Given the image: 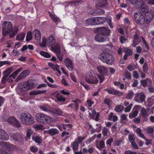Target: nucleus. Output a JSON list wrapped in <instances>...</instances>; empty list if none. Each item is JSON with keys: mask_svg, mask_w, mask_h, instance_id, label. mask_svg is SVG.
Wrapping results in <instances>:
<instances>
[{"mask_svg": "<svg viewBox=\"0 0 154 154\" xmlns=\"http://www.w3.org/2000/svg\"><path fill=\"white\" fill-rule=\"evenodd\" d=\"M2 34L4 36L9 34V38H12L17 33V29H13L12 23L9 21H5L2 25Z\"/></svg>", "mask_w": 154, "mask_h": 154, "instance_id": "nucleus-1", "label": "nucleus"}, {"mask_svg": "<svg viewBox=\"0 0 154 154\" xmlns=\"http://www.w3.org/2000/svg\"><path fill=\"white\" fill-rule=\"evenodd\" d=\"M98 57L103 62L110 65L113 64L115 60L114 56L107 52H103L100 54Z\"/></svg>", "mask_w": 154, "mask_h": 154, "instance_id": "nucleus-2", "label": "nucleus"}, {"mask_svg": "<svg viewBox=\"0 0 154 154\" xmlns=\"http://www.w3.org/2000/svg\"><path fill=\"white\" fill-rule=\"evenodd\" d=\"M20 120L22 123L26 125H30L34 122L32 116L27 113H23L20 116Z\"/></svg>", "mask_w": 154, "mask_h": 154, "instance_id": "nucleus-3", "label": "nucleus"}, {"mask_svg": "<svg viewBox=\"0 0 154 154\" xmlns=\"http://www.w3.org/2000/svg\"><path fill=\"white\" fill-rule=\"evenodd\" d=\"M34 81L31 79L28 80L24 83H20L18 86V89L20 91H26L34 88Z\"/></svg>", "mask_w": 154, "mask_h": 154, "instance_id": "nucleus-4", "label": "nucleus"}, {"mask_svg": "<svg viewBox=\"0 0 154 154\" xmlns=\"http://www.w3.org/2000/svg\"><path fill=\"white\" fill-rule=\"evenodd\" d=\"M134 17L135 22L138 24L143 25L145 23V17L142 13L135 12Z\"/></svg>", "mask_w": 154, "mask_h": 154, "instance_id": "nucleus-5", "label": "nucleus"}, {"mask_svg": "<svg viewBox=\"0 0 154 154\" xmlns=\"http://www.w3.org/2000/svg\"><path fill=\"white\" fill-rule=\"evenodd\" d=\"M36 118L38 122L45 124L48 122L49 117L44 114L38 113L36 115Z\"/></svg>", "mask_w": 154, "mask_h": 154, "instance_id": "nucleus-6", "label": "nucleus"}, {"mask_svg": "<svg viewBox=\"0 0 154 154\" xmlns=\"http://www.w3.org/2000/svg\"><path fill=\"white\" fill-rule=\"evenodd\" d=\"M96 32L102 34L105 37L109 36L110 34L111 30L108 27H100L95 29V30Z\"/></svg>", "mask_w": 154, "mask_h": 154, "instance_id": "nucleus-7", "label": "nucleus"}, {"mask_svg": "<svg viewBox=\"0 0 154 154\" xmlns=\"http://www.w3.org/2000/svg\"><path fill=\"white\" fill-rule=\"evenodd\" d=\"M85 80L88 83L92 84H96L99 81L97 77L91 73H89L86 76Z\"/></svg>", "mask_w": 154, "mask_h": 154, "instance_id": "nucleus-8", "label": "nucleus"}, {"mask_svg": "<svg viewBox=\"0 0 154 154\" xmlns=\"http://www.w3.org/2000/svg\"><path fill=\"white\" fill-rule=\"evenodd\" d=\"M145 21L146 24H149L152 20L154 17V13L153 12L151 11H149L145 13Z\"/></svg>", "mask_w": 154, "mask_h": 154, "instance_id": "nucleus-9", "label": "nucleus"}, {"mask_svg": "<svg viewBox=\"0 0 154 154\" xmlns=\"http://www.w3.org/2000/svg\"><path fill=\"white\" fill-rule=\"evenodd\" d=\"M7 122L11 124L12 125L17 127L19 128L20 126V122L14 117H10L8 118Z\"/></svg>", "mask_w": 154, "mask_h": 154, "instance_id": "nucleus-10", "label": "nucleus"}, {"mask_svg": "<svg viewBox=\"0 0 154 154\" xmlns=\"http://www.w3.org/2000/svg\"><path fill=\"white\" fill-rule=\"evenodd\" d=\"M105 91L108 92L109 94H113L115 95L121 96L123 94L122 92L116 90L114 89L106 88Z\"/></svg>", "mask_w": 154, "mask_h": 154, "instance_id": "nucleus-11", "label": "nucleus"}, {"mask_svg": "<svg viewBox=\"0 0 154 154\" xmlns=\"http://www.w3.org/2000/svg\"><path fill=\"white\" fill-rule=\"evenodd\" d=\"M64 63L67 69L69 71H72L73 69L72 61L69 58H66L64 61Z\"/></svg>", "mask_w": 154, "mask_h": 154, "instance_id": "nucleus-12", "label": "nucleus"}, {"mask_svg": "<svg viewBox=\"0 0 154 154\" xmlns=\"http://www.w3.org/2000/svg\"><path fill=\"white\" fill-rule=\"evenodd\" d=\"M97 69L101 75H107L108 70L107 68L105 66L100 65L97 66Z\"/></svg>", "mask_w": 154, "mask_h": 154, "instance_id": "nucleus-13", "label": "nucleus"}, {"mask_svg": "<svg viewBox=\"0 0 154 154\" xmlns=\"http://www.w3.org/2000/svg\"><path fill=\"white\" fill-rule=\"evenodd\" d=\"M140 3L141 4L140 5V13H142L143 14H144L146 12H148V11L149 8L148 7L144 4L145 3V2L143 0H140Z\"/></svg>", "mask_w": 154, "mask_h": 154, "instance_id": "nucleus-14", "label": "nucleus"}, {"mask_svg": "<svg viewBox=\"0 0 154 154\" xmlns=\"http://www.w3.org/2000/svg\"><path fill=\"white\" fill-rule=\"evenodd\" d=\"M96 25L103 24L106 22L108 18L95 17H94Z\"/></svg>", "mask_w": 154, "mask_h": 154, "instance_id": "nucleus-15", "label": "nucleus"}, {"mask_svg": "<svg viewBox=\"0 0 154 154\" xmlns=\"http://www.w3.org/2000/svg\"><path fill=\"white\" fill-rule=\"evenodd\" d=\"M97 34L95 36V40L99 42H103L106 41V38L102 34L97 32Z\"/></svg>", "mask_w": 154, "mask_h": 154, "instance_id": "nucleus-16", "label": "nucleus"}, {"mask_svg": "<svg viewBox=\"0 0 154 154\" xmlns=\"http://www.w3.org/2000/svg\"><path fill=\"white\" fill-rule=\"evenodd\" d=\"M29 74V71L28 70H26L22 72L16 78V81L20 80L22 79L25 78Z\"/></svg>", "mask_w": 154, "mask_h": 154, "instance_id": "nucleus-17", "label": "nucleus"}, {"mask_svg": "<svg viewBox=\"0 0 154 154\" xmlns=\"http://www.w3.org/2000/svg\"><path fill=\"white\" fill-rule=\"evenodd\" d=\"M8 138V136L7 133L3 130L0 129V139L6 140Z\"/></svg>", "mask_w": 154, "mask_h": 154, "instance_id": "nucleus-18", "label": "nucleus"}, {"mask_svg": "<svg viewBox=\"0 0 154 154\" xmlns=\"http://www.w3.org/2000/svg\"><path fill=\"white\" fill-rule=\"evenodd\" d=\"M46 43L48 46H50L53 45L55 42V39L54 36L51 35L49 36L46 41Z\"/></svg>", "mask_w": 154, "mask_h": 154, "instance_id": "nucleus-19", "label": "nucleus"}, {"mask_svg": "<svg viewBox=\"0 0 154 154\" xmlns=\"http://www.w3.org/2000/svg\"><path fill=\"white\" fill-rule=\"evenodd\" d=\"M12 139L16 141L20 142L23 140V138L21 135L19 133H15L12 135Z\"/></svg>", "mask_w": 154, "mask_h": 154, "instance_id": "nucleus-20", "label": "nucleus"}, {"mask_svg": "<svg viewBox=\"0 0 154 154\" xmlns=\"http://www.w3.org/2000/svg\"><path fill=\"white\" fill-rule=\"evenodd\" d=\"M4 145L3 149L4 151L5 152L2 153H0V154H10L9 153L7 152L6 151H10L11 150V147L12 145L7 143L4 144Z\"/></svg>", "mask_w": 154, "mask_h": 154, "instance_id": "nucleus-21", "label": "nucleus"}, {"mask_svg": "<svg viewBox=\"0 0 154 154\" xmlns=\"http://www.w3.org/2000/svg\"><path fill=\"white\" fill-rule=\"evenodd\" d=\"M107 0H97L96 6L97 7H103L107 5Z\"/></svg>", "mask_w": 154, "mask_h": 154, "instance_id": "nucleus-22", "label": "nucleus"}, {"mask_svg": "<svg viewBox=\"0 0 154 154\" xmlns=\"http://www.w3.org/2000/svg\"><path fill=\"white\" fill-rule=\"evenodd\" d=\"M46 90H34L31 91L29 93V95H35L38 94L45 93L46 92Z\"/></svg>", "mask_w": 154, "mask_h": 154, "instance_id": "nucleus-23", "label": "nucleus"}, {"mask_svg": "<svg viewBox=\"0 0 154 154\" xmlns=\"http://www.w3.org/2000/svg\"><path fill=\"white\" fill-rule=\"evenodd\" d=\"M85 23L87 25H95V18L94 17H92L91 18H89L86 20Z\"/></svg>", "mask_w": 154, "mask_h": 154, "instance_id": "nucleus-24", "label": "nucleus"}, {"mask_svg": "<svg viewBox=\"0 0 154 154\" xmlns=\"http://www.w3.org/2000/svg\"><path fill=\"white\" fill-rule=\"evenodd\" d=\"M35 35V39L37 40H40L41 38V34L40 31L37 29L34 30L33 32Z\"/></svg>", "mask_w": 154, "mask_h": 154, "instance_id": "nucleus-25", "label": "nucleus"}, {"mask_svg": "<svg viewBox=\"0 0 154 154\" xmlns=\"http://www.w3.org/2000/svg\"><path fill=\"white\" fill-rule=\"evenodd\" d=\"M59 131L57 129L55 128H51L48 131V134L52 136H53L57 134H59Z\"/></svg>", "mask_w": 154, "mask_h": 154, "instance_id": "nucleus-26", "label": "nucleus"}, {"mask_svg": "<svg viewBox=\"0 0 154 154\" xmlns=\"http://www.w3.org/2000/svg\"><path fill=\"white\" fill-rule=\"evenodd\" d=\"M51 110H52L53 113L59 116H61L63 113L61 110L59 108H53Z\"/></svg>", "mask_w": 154, "mask_h": 154, "instance_id": "nucleus-27", "label": "nucleus"}, {"mask_svg": "<svg viewBox=\"0 0 154 154\" xmlns=\"http://www.w3.org/2000/svg\"><path fill=\"white\" fill-rule=\"evenodd\" d=\"M52 51L55 52L56 54L57 53H59L61 52V47L59 45L56 44L54 46L51 47Z\"/></svg>", "mask_w": 154, "mask_h": 154, "instance_id": "nucleus-28", "label": "nucleus"}, {"mask_svg": "<svg viewBox=\"0 0 154 154\" xmlns=\"http://www.w3.org/2000/svg\"><path fill=\"white\" fill-rule=\"evenodd\" d=\"M83 2L82 1L77 0L73 2L69 1L68 2V3L69 4L71 5L72 7H75L79 4H82Z\"/></svg>", "mask_w": 154, "mask_h": 154, "instance_id": "nucleus-29", "label": "nucleus"}, {"mask_svg": "<svg viewBox=\"0 0 154 154\" xmlns=\"http://www.w3.org/2000/svg\"><path fill=\"white\" fill-rule=\"evenodd\" d=\"M122 51L128 55H131L133 54L132 50L128 48L123 47L122 48Z\"/></svg>", "mask_w": 154, "mask_h": 154, "instance_id": "nucleus-30", "label": "nucleus"}, {"mask_svg": "<svg viewBox=\"0 0 154 154\" xmlns=\"http://www.w3.org/2000/svg\"><path fill=\"white\" fill-rule=\"evenodd\" d=\"M25 35V34L23 32L19 33L16 36V39L18 41H22L24 39Z\"/></svg>", "mask_w": 154, "mask_h": 154, "instance_id": "nucleus-31", "label": "nucleus"}, {"mask_svg": "<svg viewBox=\"0 0 154 154\" xmlns=\"http://www.w3.org/2000/svg\"><path fill=\"white\" fill-rule=\"evenodd\" d=\"M32 139L33 140H34L35 143L40 144L42 143V139L41 138L38 136H32Z\"/></svg>", "mask_w": 154, "mask_h": 154, "instance_id": "nucleus-32", "label": "nucleus"}, {"mask_svg": "<svg viewBox=\"0 0 154 154\" xmlns=\"http://www.w3.org/2000/svg\"><path fill=\"white\" fill-rule=\"evenodd\" d=\"M124 107L122 105H118L116 106L114 108V110L117 112H120L122 111L124 109Z\"/></svg>", "mask_w": 154, "mask_h": 154, "instance_id": "nucleus-33", "label": "nucleus"}, {"mask_svg": "<svg viewBox=\"0 0 154 154\" xmlns=\"http://www.w3.org/2000/svg\"><path fill=\"white\" fill-rule=\"evenodd\" d=\"M48 12L49 16L54 22L56 23L57 22L59 19L56 16H55L53 14L51 13L50 11H48Z\"/></svg>", "mask_w": 154, "mask_h": 154, "instance_id": "nucleus-34", "label": "nucleus"}, {"mask_svg": "<svg viewBox=\"0 0 154 154\" xmlns=\"http://www.w3.org/2000/svg\"><path fill=\"white\" fill-rule=\"evenodd\" d=\"M138 111L136 110L133 112H131L129 115V117L130 119L135 118L138 115Z\"/></svg>", "mask_w": 154, "mask_h": 154, "instance_id": "nucleus-35", "label": "nucleus"}, {"mask_svg": "<svg viewBox=\"0 0 154 154\" xmlns=\"http://www.w3.org/2000/svg\"><path fill=\"white\" fill-rule=\"evenodd\" d=\"M95 14L97 15H103L105 13V11L103 9H97L94 11Z\"/></svg>", "mask_w": 154, "mask_h": 154, "instance_id": "nucleus-36", "label": "nucleus"}, {"mask_svg": "<svg viewBox=\"0 0 154 154\" xmlns=\"http://www.w3.org/2000/svg\"><path fill=\"white\" fill-rule=\"evenodd\" d=\"M40 54L42 56L46 58H50L51 56V55L49 53L44 51H40Z\"/></svg>", "mask_w": 154, "mask_h": 154, "instance_id": "nucleus-37", "label": "nucleus"}, {"mask_svg": "<svg viewBox=\"0 0 154 154\" xmlns=\"http://www.w3.org/2000/svg\"><path fill=\"white\" fill-rule=\"evenodd\" d=\"M62 127L64 130L69 131V129L72 127V125L71 124H63Z\"/></svg>", "mask_w": 154, "mask_h": 154, "instance_id": "nucleus-38", "label": "nucleus"}, {"mask_svg": "<svg viewBox=\"0 0 154 154\" xmlns=\"http://www.w3.org/2000/svg\"><path fill=\"white\" fill-rule=\"evenodd\" d=\"M48 65L54 71H56L59 67V66L57 64L55 65L52 63L50 62L48 63Z\"/></svg>", "mask_w": 154, "mask_h": 154, "instance_id": "nucleus-39", "label": "nucleus"}, {"mask_svg": "<svg viewBox=\"0 0 154 154\" xmlns=\"http://www.w3.org/2000/svg\"><path fill=\"white\" fill-rule=\"evenodd\" d=\"M79 144L77 141H74L72 144V148L73 151H75L77 150L78 148Z\"/></svg>", "mask_w": 154, "mask_h": 154, "instance_id": "nucleus-40", "label": "nucleus"}, {"mask_svg": "<svg viewBox=\"0 0 154 154\" xmlns=\"http://www.w3.org/2000/svg\"><path fill=\"white\" fill-rule=\"evenodd\" d=\"M96 146L97 148L101 151L102 150V149L104 148L105 146L104 141L102 140L100 142V147H99L97 145Z\"/></svg>", "mask_w": 154, "mask_h": 154, "instance_id": "nucleus-41", "label": "nucleus"}, {"mask_svg": "<svg viewBox=\"0 0 154 154\" xmlns=\"http://www.w3.org/2000/svg\"><path fill=\"white\" fill-rule=\"evenodd\" d=\"M140 113L141 114L142 116L144 117H146L147 115V112L146 109L144 108H142L140 111Z\"/></svg>", "mask_w": 154, "mask_h": 154, "instance_id": "nucleus-42", "label": "nucleus"}, {"mask_svg": "<svg viewBox=\"0 0 154 154\" xmlns=\"http://www.w3.org/2000/svg\"><path fill=\"white\" fill-rule=\"evenodd\" d=\"M153 129L152 128L150 127H148L146 129L147 132L148 133L151 134L152 135V137L153 138H154V136L153 135Z\"/></svg>", "mask_w": 154, "mask_h": 154, "instance_id": "nucleus-43", "label": "nucleus"}, {"mask_svg": "<svg viewBox=\"0 0 154 154\" xmlns=\"http://www.w3.org/2000/svg\"><path fill=\"white\" fill-rule=\"evenodd\" d=\"M32 39V32L30 31H28L26 37V41H29Z\"/></svg>", "mask_w": 154, "mask_h": 154, "instance_id": "nucleus-44", "label": "nucleus"}, {"mask_svg": "<svg viewBox=\"0 0 154 154\" xmlns=\"http://www.w3.org/2000/svg\"><path fill=\"white\" fill-rule=\"evenodd\" d=\"M68 107H71L72 109H77L79 107L78 104H75L74 103H70L67 106Z\"/></svg>", "mask_w": 154, "mask_h": 154, "instance_id": "nucleus-45", "label": "nucleus"}, {"mask_svg": "<svg viewBox=\"0 0 154 154\" xmlns=\"http://www.w3.org/2000/svg\"><path fill=\"white\" fill-rule=\"evenodd\" d=\"M147 101L148 103L150 105L154 104V96H152L149 98Z\"/></svg>", "mask_w": 154, "mask_h": 154, "instance_id": "nucleus-46", "label": "nucleus"}, {"mask_svg": "<svg viewBox=\"0 0 154 154\" xmlns=\"http://www.w3.org/2000/svg\"><path fill=\"white\" fill-rule=\"evenodd\" d=\"M134 93L133 91H131L126 95V98L128 99H131L133 96Z\"/></svg>", "mask_w": 154, "mask_h": 154, "instance_id": "nucleus-47", "label": "nucleus"}, {"mask_svg": "<svg viewBox=\"0 0 154 154\" xmlns=\"http://www.w3.org/2000/svg\"><path fill=\"white\" fill-rule=\"evenodd\" d=\"M34 128L37 130H43L44 129L43 126L41 124L35 125L34 126Z\"/></svg>", "mask_w": 154, "mask_h": 154, "instance_id": "nucleus-48", "label": "nucleus"}, {"mask_svg": "<svg viewBox=\"0 0 154 154\" xmlns=\"http://www.w3.org/2000/svg\"><path fill=\"white\" fill-rule=\"evenodd\" d=\"M106 75H100L98 74L97 76L98 78L100 80V83H102L104 80V76H106Z\"/></svg>", "mask_w": 154, "mask_h": 154, "instance_id": "nucleus-49", "label": "nucleus"}, {"mask_svg": "<svg viewBox=\"0 0 154 154\" xmlns=\"http://www.w3.org/2000/svg\"><path fill=\"white\" fill-rule=\"evenodd\" d=\"M12 68H9L8 69L5 71L3 72L4 74H5V75H7V77H8L9 75L11 73Z\"/></svg>", "mask_w": 154, "mask_h": 154, "instance_id": "nucleus-50", "label": "nucleus"}, {"mask_svg": "<svg viewBox=\"0 0 154 154\" xmlns=\"http://www.w3.org/2000/svg\"><path fill=\"white\" fill-rule=\"evenodd\" d=\"M56 54L59 60L60 61H62L63 54L61 53V52H59V53H57Z\"/></svg>", "mask_w": 154, "mask_h": 154, "instance_id": "nucleus-51", "label": "nucleus"}, {"mask_svg": "<svg viewBox=\"0 0 154 154\" xmlns=\"http://www.w3.org/2000/svg\"><path fill=\"white\" fill-rule=\"evenodd\" d=\"M128 140L130 142H131L133 141H134L135 140V138L134 137V135L133 134H129L128 135Z\"/></svg>", "mask_w": 154, "mask_h": 154, "instance_id": "nucleus-52", "label": "nucleus"}, {"mask_svg": "<svg viewBox=\"0 0 154 154\" xmlns=\"http://www.w3.org/2000/svg\"><path fill=\"white\" fill-rule=\"evenodd\" d=\"M30 149L32 152H35L37 151L38 148L36 146H33L30 147Z\"/></svg>", "mask_w": 154, "mask_h": 154, "instance_id": "nucleus-53", "label": "nucleus"}, {"mask_svg": "<svg viewBox=\"0 0 154 154\" xmlns=\"http://www.w3.org/2000/svg\"><path fill=\"white\" fill-rule=\"evenodd\" d=\"M108 131V128L104 127L102 131V134L104 136H106L107 134V131Z\"/></svg>", "mask_w": 154, "mask_h": 154, "instance_id": "nucleus-54", "label": "nucleus"}, {"mask_svg": "<svg viewBox=\"0 0 154 154\" xmlns=\"http://www.w3.org/2000/svg\"><path fill=\"white\" fill-rule=\"evenodd\" d=\"M143 69L144 72H146L148 71V68L147 66V64L146 62L144 63L143 66Z\"/></svg>", "mask_w": 154, "mask_h": 154, "instance_id": "nucleus-55", "label": "nucleus"}, {"mask_svg": "<svg viewBox=\"0 0 154 154\" xmlns=\"http://www.w3.org/2000/svg\"><path fill=\"white\" fill-rule=\"evenodd\" d=\"M131 147L135 149H138V147L137 145L136 144L135 142L134 141H132L131 143Z\"/></svg>", "mask_w": 154, "mask_h": 154, "instance_id": "nucleus-56", "label": "nucleus"}, {"mask_svg": "<svg viewBox=\"0 0 154 154\" xmlns=\"http://www.w3.org/2000/svg\"><path fill=\"white\" fill-rule=\"evenodd\" d=\"M132 106V104L130 103L129 106H128L125 108L124 110L125 112H129Z\"/></svg>", "mask_w": 154, "mask_h": 154, "instance_id": "nucleus-57", "label": "nucleus"}, {"mask_svg": "<svg viewBox=\"0 0 154 154\" xmlns=\"http://www.w3.org/2000/svg\"><path fill=\"white\" fill-rule=\"evenodd\" d=\"M140 94H137L134 97L135 100L138 103H140Z\"/></svg>", "mask_w": 154, "mask_h": 154, "instance_id": "nucleus-58", "label": "nucleus"}, {"mask_svg": "<svg viewBox=\"0 0 154 154\" xmlns=\"http://www.w3.org/2000/svg\"><path fill=\"white\" fill-rule=\"evenodd\" d=\"M8 78V77H7V75H4L3 76L2 78L1 81V82L3 84L5 85V84L6 80H7V79Z\"/></svg>", "mask_w": 154, "mask_h": 154, "instance_id": "nucleus-59", "label": "nucleus"}, {"mask_svg": "<svg viewBox=\"0 0 154 154\" xmlns=\"http://www.w3.org/2000/svg\"><path fill=\"white\" fill-rule=\"evenodd\" d=\"M125 76L126 79H131V73L127 71L125 73Z\"/></svg>", "mask_w": 154, "mask_h": 154, "instance_id": "nucleus-60", "label": "nucleus"}, {"mask_svg": "<svg viewBox=\"0 0 154 154\" xmlns=\"http://www.w3.org/2000/svg\"><path fill=\"white\" fill-rule=\"evenodd\" d=\"M106 22L107 23L110 28L111 29H112L113 28V26L112 24V20L110 18H108Z\"/></svg>", "mask_w": 154, "mask_h": 154, "instance_id": "nucleus-61", "label": "nucleus"}, {"mask_svg": "<svg viewBox=\"0 0 154 154\" xmlns=\"http://www.w3.org/2000/svg\"><path fill=\"white\" fill-rule=\"evenodd\" d=\"M87 103L88 104V107H90L94 103V102L92 101L91 99H88L87 100Z\"/></svg>", "mask_w": 154, "mask_h": 154, "instance_id": "nucleus-62", "label": "nucleus"}, {"mask_svg": "<svg viewBox=\"0 0 154 154\" xmlns=\"http://www.w3.org/2000/svg\"><path fill=\"white\" fill-rule=\"evenodd\" d=\"M133 121L134 123L136 124H138L140 122V119L139 117H138L137 118H134L133 119Z\"/></svg>", "mask_w": 154, "mask_h": 154, "instance_id": "nucleus-63", "label": "nucleus"}, {"mask_svg": "<svg viewBox=\"0 0 154 154\" xmlns=\"http://www.w3.org/2000/svg\"><path fill=\"white\" fill-rule=\"evenodd\" d=\"M113 138H109L106 141V144L107 145L111 146V143L113 142Z\"/></svg>", "mask_w": 154, "mask_h": 154, "instance_id": "nucleus-64", "label": "nucleus"}]
</instances>
